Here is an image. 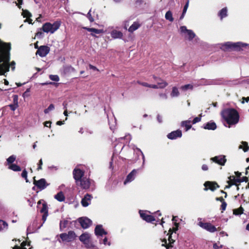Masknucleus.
<instances>
[{
    "instance_id": "nucleus-10",
    "label": "nucleus",
    "mask_w": 249,
    "mask_h": 249,
    "mask_svg": "<svg viewBox=\"0 0 249 249\" xmlns=\"http://www.w3.org/2000/svg\"><path fill=\"white\" fill-rule=\"evenodd\" d=\"M50 52V48L48 46H41L37 50L36 54L41 57L46 56Z\"/></svg>"
},
{
    "instance_id": "nucleus-36",
    "label": "nucleus",
    "mask_w": 249,
    "mask_h": 249,
    "mask_svg": "<svg viewBox=\"0 0 249 249\" xmlns=\"http://www.w3.org/2000/svg\"><path fill=\"white\" fill-rule=\"evenodd\" d=\"M167 85L168 83L163 80H161L160 82L158 83V86L159 88L163 89L167 86Z\"/></svg>"
},
{
    "instance_id": "nucleus-46",
    "label": "nucleus",
    "mask_w": 249,
    "mask_h": 249,
    "mask_svg": "<svg viewBox=\"0 0 249 249\" xmlns=\"http://www.w3.org/2000/svg\"><path fill=\"white\" fill-rule=\"evenodd\" d=\"M13 104L18 106V96L17 95H14L13 96Z\"/></svg>"
},
{
    "instance_id": "nucleus-60",
    "label": "nucleus",
    "mask_w": 249,
    "mask_h": 249,
    "mask_svg": "<svg viewBox=\"0 0 249 249\" xmlns=\"http://www.w3.org/2000/svg\"><path fill=\"white\" fill-rule=\"evenodd\" d=\"M128 25H129V21L128 20H125L124 22V29H126Z\"/></svg>"
},
{
    "instance_id": "nucleus-2",
    "label": "nucleus",
    "mask_w": 249,
    "mask_h": 249,
    "mask_svg": "<svg viewBox=\"0 0 249 249\" xmlns=\"http://www.w3.org/2000/svg\"><path fill=\"white\" fill-rule=\"evenodd\" d=\"M223 118L229 125L236 124L239 119L238 112L233 109H227L222 111L221 113Z\"/></svg>"
},
{
    "instance_id": "nucleus-33",
    "label": "nucleus",
    "mask_w": 249,
    "mask_h": 249,
    "mask_svg": "<svg viewBox=\"0 0 249 249\" xmlns=\"http://www.w3.org/2000/svg\"><path fill=\"white\" fill-rule=\"evenodd\" d=\"M16 156L15 155H12L7 159V164L9 165L13 164V163L16 160Z\"/></svg>"
},
{
    "instance_id": "nucleus-61",
    "label": "nucleus",
    "mask_w": 249,
    "mask_h": 249,
    "mask_svg": "<svg viewBox=\"0 0 249 249\" xmlns=\"http://www.w3.org/2000/svg\"><path fill=\"white\" fill-rule=\"evenodd\" d=\"M51 122H50V121H46L44 123V125L46 126V127H51Z\"/></svg>"
},
{
    "instance_id": "nucleus-27",
    "label": "nucleus",
    "mask_w": 249,
    "mask_h": 249,
    "mask_svg": "<svg viewBox=\"0 0 249 249\" xmlns=\"http://www.w3.org/2000/svg\"><path fill=\"white\" fill-rule=\"evenodd\" d=\"M191 120H187L182 121L181 124V125L182 127H185L186 131H188L192 127V125L191 124Z\"/></svg>"
},
{
    "instance_id": "nucleus-24",
    "label": "nucleus",
    "mask_w": 249,
    "mask_h": 249,
    "mask_svg": "<svg viewBox=\"0 0 249 249\" xmlns=\"http://www.w3.org/2000/svg\"><path fill=\"white\" fill-rule=\"evenodd\" d=\"M206 129L214 130L216 128V125L214 122L208 123L204 127Z\"/></svg>"
},
{
    "instance_id": "nucleus-38",
    "label": "nucleus",
    "mask_w": 249,
    "mask_h": 249,
    "mask_svg": "<svg viewBox=\"0 0 249 249\" xmlns=\"http://www.w3.org/2000/svg\"><path fill=\"white\" fill-rule=\"evenodd\" d=\"M243 213V209L240 207L239 209L233 210V213L235 215L241 214Z\"/></svg>"
},
{
    "instance_id": "nucleus-21",
    "label": "nucleus",
    "mask_w": 249,
    "mask_h": 249,
    "mask_svg": "<svg viewBox=\"0 0 249 249\" xmlns=\"http://www.w3.org/2000/svg\"><path fill=\"white\" fill-rule=\"evenodd\" d=\"M91 196L87 194L81 200V204L83 207H87L90 203Z\"/></svg>"
},
{
    "instance_id": "nucleus-63",
    "label": "nucleus",
    "mask_w": 249,
    "mask_h": 249,
    "mask_svg": "<svg viewBox=\"0 0 249 249\" xmlns=\"http://www.w3.org/2000/svg\"><path fill=\"white\" fill-rule=\"evenodd\" d=\"M47 216L48 213H44L43 215L42 216V219L44 220V222L46 221Z\"/></svg>"
},
{
    "instance_id": "nucleus-35",
    "label": "nucleus",
    "mask_w": 249,
    "mask_h": 249,
    "mask_svg": "<svg viewBox=\"0 0 249 249\" xmlns=\"http://www.w3.org/2000/svg\"><path fill=\"white\" fill-rule=\"evenodd\" d=\"M180 89L183 91H186L187 90H192L193 89V86L191 84H187L181 86Z\"/></svg>"
},
{
    "instance_id": "nucleus-43",
    "label": "nucleus",
    "mask_w": 249,
    "mask_h": 249,
    "mask_svg": "<svg viewBox=\"0 0 249 249\" xmlns=\"http://www.w3.org/2000/svg\"><path fill=\"white\" fill-rule=\"evenodd\" d=\"M21 176L22 178H23L25 179L26 181L27 182H28L29 181L28 180V178H27V172L25 170H24L22 171V173L21 174Z\"/></svg>"
},
{
    "instance_id": "nucleus-15",
    "label": "nucleus",
    "mask_w": 249,
    "mask_h": 249,
    "mask_svg": "<svg viewBox=\"0 0 249 249\" xmlns=\"http://www.w3.org/2000/svg\"><path fill=\"white\" fill-rule=\"evenodd\" d=\"M211 160L221 165H224L226 162V159L224 156L220 155L218 156H215L211 159Z\"/></svg>"
},
{
    "instance_id": "nucleus-11",
    "label": "nucleus",
    "mask_w": 249,
    "mask_h": 249,
    "mask_svg": "<svg viewBox=\"0 0 249 249\" xmlns=\"http://www.w3.org/2000/svg\"><path fill=\"white\" fill-rule=\"evenodd\" d=\"M204 185L205 187L204 189L205 191H207L209 189L212 191H213L219 187V186L216 182L212 181H206Z\"/></svg>"
},
{
    "instance_id": "nucleus-5",
    "label": "nucleus",
    "mask_w": 249,
    "mask_h": 249,
    "mask_svg": "<svg viewBox=\"0 0 249 249\" xmlns=\"http://www.w3.org/2000/svg\"><path fill=\"white\" fill-rule=\"evenodd\" d=\"M90 237L91 236L90 234L87 232H85L79 236V240L85 245L87 248H94L95 247L91 243Z\"/></svg>"
},
{
    "instance_id": "nucleus-7",
    "label": "nucleus",
    "mask_w": 249,
    "mask_h": 249,
    "mask_svg": "<svg viewBox=\"0 0 249 249\" xmlns=\"http://www.w3.org/2000/svg\"><path fill=\"white\" fill-rule=\"evenodd\" d=\"M60 237L62 241L69 242L74 240L76 235L74 231H70L68 233H64L61 234Z\"/></svg>"
},
{
    "instance_id": "nucleus-25",
    "label": "nucleus",
    "mask_w": 249,
    "mask_h": 249,
    "mask_svg": "<svg viewBox=\"0 0 249 249\" xmlns=\"http://www.w3.org/2000/svg\"><path fill=\"white\" fill-rule=\"evenodd\" d=\"M179 95V92L178 89L176 87H173L172 89V91L170 93V96L171 97H178Z\"/></svg>"
},
{
    "instance_id": "nucleus-54",
    "label": "nucleus",
    "mask_w": 249,
    "mask_h": 249,
    "mask_svg": "<svg viewBox=\"0 0 249 249\" xmlns=\"http://www.w3.org/2000/svg\"><path fill=\"white\" fill-rule=\"evenodd\" d=\"M9 106L11 109L13 111H15L18 107V106H16L14 104H11Z\"/></svg>"
},
{
    "instance_id": "nucleus-6",
    "label": "nucleus",
    "mask_w": 249,
    "mask_h": 249,
    "mask_svg": "<svg viewBox=\"0 0 249 249\" xmlns=\"http://www.w3.org/2000/svg\"><path fill=\"white\" fill-rule=\"evenodd\" d=\"M175 224H176V227L175 228H173L172 230L170 229L169 231L168 234H170V235L169 236L168 239V244L167 243L166 240L165 239L162 241V242H164V243H163L162 244V246L166 247L167 249H169V248L170 247H172V246L171 244L172 243H173L175 241L173 239H172L171 235L173 233V231L176 232L178 230V224L177 223H176Z\"/></svg>"
},
{
    "instance_id": "nucleus-34",
    "label": "nucleus",
    "mask_w": 249,
    "mask_h": 249,
    "mask_svg": "<svg viewBox=\"0 0 249 249\" xmlns=\"http://www.w3.org/2000/svg\"><path fill=\"white\" fill-rule=\"evenodd\" d=\"M165 18L166 19L168 20L171 22H172L174 20V18L172 16V13L170 11H168L166 13Z\"/></svg>"
},
{
    "instance_id": "nucleus-31",
    "label": "nucleus",
    "mask_w": 249,
    "mask_h": 249,
    "mask_svg": "<svg viewBox=\"0 0 249 249\" xmlns=\"http://www.w3.org/2000/svg\"><path fill=\"white\" fill-rule=\"evenodd\" d=\"M8 226V224L5 221L0 220V231L7 230Z\"/></svg>"
},
{
    "instance_id": "nucleus-9",
    "label": "nucleus",
    "mask_w": 249,
    "mask_h": 249,
    "mask_svg": "<svg viewBox=\"0 0 249 249\" xmlns=\"http://www.w3.org/2000/svg\"><path fill=\"white\" fill-rule=\"evenodd\" d=\"M198 225L202 228L211 232H214L216 231V228L209 223L200 222L198 223Z\"/></svg>"
},
{
    "instance_id": "nucleus-39",
    "label": "nucleus",
    "mask_w": 249,
    "mask_h": 249,
    "mask_svg": "<svg viewBox=\"0 0 249 249\" xmlns=\"http://www.w3.org/2000/svg\"><path fill=\"white\" fill-rule=\"evenodd\" d=\"M54 106L53 104H51L50 105V106H49V107L45 109L44 111V113L45 114H47L50 111H52L53 110V109H54Z\"/></svg>"
},
{
    "instance_id": "nucleus-53",
    "label": "nucleus",
    "mask_w": 249,
    "mask_h": 249,
    "mask_svg": "<svg viewBox=\"0 0 249 249\" xmlns=\"http://www.w3.org/2000/svg\"><path fill=\"white\" fill-rule=\"evenodd\" d=\"M103 243L105 245H108V246H110V243L107 240V238L105 237L103 240Z\"/></svg>"
},
{
    "instance_id": "nucleus-44",
    "label": "nucleus",
    "mask_w": 249,
    "mask_h": 249,
    "mask_svg": "<svg viewBox=\"0 0 249 249\" xmlns=\"http://www.w3.org/2000/svg\"><path fill=\"white\" fill-rule=\"evenodd\" d=\"M237 182H241V179L239 178H236L234 182L231 183V184H229L228 186H226V188H230L232 185H236Z\"/></svg>"
},
{
    "instance_id": "nucleus-42",
    "label": "nucleus",
    "mask_w": 249,
    "mask_h": 249,
    "mask_svg": "<svg viewBox=\"0 0 249 249\" xmlns=\"http://www.w3.org/2000/svg\"><path fill=\"white\" fill-rule=\"evenodd\" d=\"M40 212L42 213H48L47 207L45 204H43L42 208L41 209Z\"/></svg>"
},
{
    "instance_id": "nucleus-37",
    "label": "nucleus",
    "mask_w": 249,
    "mask_h": 249,
    "mask_svg": "<svg viewBox=\"0 0 249 249\" xmlns=\"http://www.w3.org/2000/svg\"><path fill=\"white\" fill-rule=\"evenodd\" d=\"M190 30L187 29L186 26H182L180 27V31L181 34L184 35V36L186 35V34Z\"/></svg>"
},
{
    "instance_id": "nucleus-56",
    "label": "nucleus",
    "mask_w": 249,
    "mask_h": 249,
    "mask_svg": "<svg viewBox=\"0 0 249 249\" xmlns=\"http://www.w3.org/2000/svg\"><path fill=\"white\" fill-rule=\"evenodd\" d=\"M30 89H26V90L24 92V93L23 94V97H28L29 96V95L28 94V93L30 92Z\"/></svg>"
},
{
    "instance_id": "nucleus-55",
    "label": "nucleus",
    "mask_w": 249,
    "mask_h": 249,
    "mask_svg": "<svg viewBox=\"0 0 249 249\" xmlns=\"http://www.w3.org/2000/svg\"><path fill=\"white\" fill-rule=\"evenodd\" d=\"M89 69L91 70H92L93 71H99V70L98 69V68L94 66L89 64Z\"/></svg>"
},
{
    "instance_id": "nucleus-20",
    "label": "nucleus",
    "mask_w": 249,
    "mask_h": 249,
    "mask_svg": "<svg viewBox=\"0 0 249 249\" xmlns=\"http://www.w3.org/2000/svg\"><path fill=\"white\" fill-rule=\"evenodd\" d=\"M22 15L24 18L26 19L24 20L25 22H28L29 24H32V19L30 18L32 17V14L27 10H22Z\"/></svg>"
},
{
    "instance_id": "nucleus-51",
    "label": "nucleus",
    "mask_w": 249,
    "mask_h": 249,
    "mask_svg": "<svg viewBox=\"0 0 249 249\" xmlns=\"http://www.w3.org/2000/svg\"><path fill=\"white\" fill-rule=\"evenodd\" d=\"M188 5H189V1H188L186 3V4L185 5V6L184 7L183 10V15H184L186 13L187 10L188 9Z\"/></svg>"
},
{
    "instance_id": "nucleus-18",
    "label": "nucleus",
    "mask_w": 249,
    "mask_h": 249,
    "mask_svg": "<svg viewBox=\"0 0 249 249\" xmlns=\"http://www.w3.org/2000/svg\"><path fill=\"white\" fill-rule=\"evenodd\" d=\"M110 35L113 39H122L123 37V33L117 30H113L110 32Z\"/></svg>"
},
{
    "instance_id": "nucleus-32",
    "label": "nucleus",
    "mask_w": 249,
    "mask_h": 249,
    "mask_svg": "<svg viewBox=\"0 0 249 249\" xmlns=\"http://www.w3.org/2000/svg\"><path fill=\"white\" fill-rule=\"evenodd\" d=\"M219 16H220L221 19L226 17L227 16V8H224L221 9L219 13Z\"/></svg>"
},
{
    "instance_id": "nucleus-17",
    "label": "nucleus",
    "mask_w": 249,
    "mask_h": 249,
    "mask_svg": "<svg viewBox=\"0 0 249 249\" xmlns=\"http://www.w3.org/2000/svg\"><path fill=\"white\" fill-rule=\"evenodd\" d=\"M94 232L97 236H102L103 235L107 234V232L104 230L101 225H97L95 227Z\"/></svg>"
},
{
    "instance_id": "nucleus-64",
    "label": "nucleus",
    "mask_w": 249,
    "mask_h": 249,
    "mask_svg": "<svg viewBox=\"0 0 249 249\" xmlns=\"http://www.w3.org/2000/svg\"><path fill=\"white\" fill-rule=\"evenodd\" d=\"M216 200L217 201H221V202H224V199L223 198V197H217V198H216Z\"/></svg>"
},
{
    "instance_id": "nucleus-1",
    "label": "nucleus",
    "mask_w": 249,
    "mask_h": 249,
    "mask_svg": "<svg viewBox=\"0 0 249 249\" xmlns=\"http://www.w3.org/2000/svg\"><path fill=\"white\" fill-rule=\"evenodd\" d=\"M10 49V43H4L0 40V75H4L9 71L10 66L12 70H15V62L13 61L9 64Z\"/></svg>"
},
{
    "instance_id": "nucleus-50",
    "label": "nucleus",
    "mask_w": 249,
    "mask_h": 249,
    "mask_svg": "<svg viewBox=\"0 0 249 249\" xmlns=\"http://www.w3.org/2000/svg\"><path fill=\"white\" fill-rule=\"evenodd\" d=\"M226 207H227L226 203L225 201L222 202V204H221V209L222 210V212H223L225 210V209L226 208Z\"/></svg>"
},
{
    "instance_id": "nucleus-29",
    "label": "nucleus",
    "mask_w": 249,
    "mask_h": 249,
    "mask_svg": "<svg viewBox=\"0 0 249 249\" xmlns=\"http://www.w3.org/2000/svg\"><path fill=\"white\" fill-rule=\"evenodd\" d=\"M54 198L59 202L64 201L65 198V196L62 192H60L55 195Z\"/></svg>"
},
{
    "instance_id": "nucleus-59",
    "label": "nucleus",
    "mask_w": 249,
    "mask_h": 249,
    "mask_svg": "<svg viewBox=\"0 0 249 249\" xmlns=\"http://www.w3.org/2000/svg\"><path fill=\"white\" fill-rule=\"evenodd\" d=\"M43 164L42 160V159H40L39 163H38V167L37 168V170H41L42 169V165Z\"/></svg>"
},
{
    "instance_id": "nucleus-30",
    "label": "nucleus",
    "mask_w": 249,
    "mask_h": 249,
    "mask_svg": "<svg viewBox=\"0 0 249 249\" xmlns=\"http://www.w3.org/2000/svg\"><path fill=\"white\" fill-rule=\"evenodd\" d=\"M8 169L14 171H20L21 170V168L16 164H10L8 166Z\"/></svg>"
},
{
    "instance_id": "nucleus-45",
    "label": "nucleus",
    "mask_w": 249,
    "mask_h": 249,
    "mask_svg": "<svg viewBox=\"0 0 249 249\" xmlns=\"http://www.w3.org/2000/svg\"><path fill=\"white\" fill-rule=\"evenodd\" d=\"M90 32H92L93 33L96 34H99L100 33H103V30H98V29H95V28H91V30L90 31Z\"/></svg>"
},
{
    "instance_id": "nucleus-52",
    "label": "nucleus",
    "mask_w": 249,
    "mask_h": 249,
    "mask_svg": "<svg viewBox=\"0 0 249 249\" xmlns=\"http://www.w3.org/2000/svg\"><path fill=\"white\" fill-rule=\"evenodd\" d=\"M160 98L163 99H167V95L165 93H160L159 94Z\"/></svg>"
},
{
    "instance_id": "nucleus-16",
    "label": "nucleus",
    "mask_w": 249,
    "mask_h": 249,
    "mask_svg": "<svg viewBox=\"0 0 249 249\" xmlns=\"http://www.w3.org/2000/svg\"><path fill=\"white\" fill-rule=\"evenodd\" d=\"M73 174L77 184H78V181L82 179V177L84 175V172L80 169H74Z\"/></svg>"
},
{
    "instance_id": "nucleus-48",
    "label": "nucleus",
    "mask_w": 249,
    "mask_h": 249,
    "mask_svg": "<svg viewBox=\"0 0 249 249\" xmlns=\"http://www.w3.org/2000/svg\"><path fill=\"white\" fill-rule=\"evenodd\" d=\"M229 180L228 181V182L229 185V184H231V183L234 182V181L235 180V178L233 176H230L229 178Z\"/></svg>"
},
{
    "instance_id": "nucleus-47",
    "label": "nucleus",
    "mask_w": 249,
    "mask_h": 249,
    "mask_svg": "<svg viewBox=\"0 0 249 249\" xmlns=\"http://www.w3.org/2000/svg\"><path fill=\"white\" fill-rule=\"evenodd\" d=\"M90 12L91 10H89V11L88 12L87 14V18H88L90 22H92L94 21V18L91 16Z\"/></svg>"
},
{
    "instance_id": "nucleus-49",
    "label": "nucleus",
    "mask_w": 249,
    "mask_h": 249,
    "mask_svg": "<svg viewBox=\"0 0 249 249\" xmlns=\"http://www.w3.org/2000/svg\"><path fill=\"white\" fill-rule=\"evenodd\" d=\"M201 120V117H196L194 118V119L193 121V124H195L196 123H198L200 122Z\"/></svg>"
},
{
    "instance_id": "nucleus-22",
    "label": "nucleus",
    "mask_w": 249,
    "mask_h": 249,
    "mask_svg": "<svg viewBox=\"0 0 249 249\" xmlns=\"http://www.w3.org/2000/svg\"><path fill=\"white\" fill-rule=\"evenodd\" d=\"M137 171L136 170H133L127 176L124 182V184H126L127 183L133 181L135 178V175Z\"/></svg>"
},
{
    "instance_id": "nucleus-4",
    "label": "nucleus",
    "mask_w": 249,
    "mask_h": 249,
    "mask_svg": "<svg viewBox=\"0 0 249 249\" xmlns=\"http://www.w3.org/2000/svg\"><path fill=\"white\" fill-rule=\"evenodd\" d=\"M61 25L60 21H56L53 23L47 22L43 24L42 29L45 33L53 34L60 27Z\"/></svg>"
},
{
    "instance_id": "nucleus-40",
    "label": "nucleus",
    "mask_w": 249,
    "mask_h": 249,
    "mask_svg": "<svg viewBox=\"0 0 249 249\" xmlns=\"http://www.w3.org/2000/svg\"><path fill=\"white\" fill-rule=\"evenodd\" d=\"M27 245V243L26 242H23L21 244V247H19V246H15L13 249H25V248H24V247L25 246H26Z\"/></svg>"
},
{
    "instance_id": "nucleus-12",
    "label": "nucleus",
    "mask_w": 249,
    "mask_h": 249,
    "mask_svg": "<svg viewBox=\"0 0 249 249\" xmlns=\"http://www.w3.org/2000/svg\"><path fill=\"white\" fill-rule=\"evenodd\" d=\"M78 220L81 226L84 229H87L92 223L91 220L87 217L80 218Z\"/></svg>"
},
{
    "instance_id": "nucleus-41",
    "label": "nucleus",
    "mask_w": 249,
    "mask_h": 249,
    "mask_svg": "<svg viewBox=\"0 0 249 249\" xmlns=\"http://www.w3.org/2000/svg\"><path fill=\"white\" fill-rule=\"evenodd\" d=\"M50 78L54 81H58L59 80V77L57 75H50Z\"/></svg>"
},
{
    "instance_id": "nucleus-8",
    "label": "nucleus",
    "mask_w": 249,
    "mask_h": 249,
    "mask_svg": "<svg viewBox=\"0 0 249 249\" xmlns=\"http://www.w3.org/2000/svg\"><path fill=\"white\" fill-rule=\"evenodd\" d=\"M139 213L142 219L147 222H151L155 220L154 216L148 214L150 213L149 212L140 210Z\"/></svg>"
},
{
    "instance_id": "nucleus-57",
    "label": "nucleus",
    "mask_w": 249,
    "mask_h": 249,
    "mask_svg": "<svg viewBox=\"0 0 249 249\" xmlns=\"http://www.w3.org/2000/svg\"><path fill=\"white\" fill-rule=\"evenodd\" d=\"M138 83H139V84H140V85H142L143 86L150 88V85L148 84L147 83H145V82H139Z\"/></svg>"
},
{
    "instance_id": "nucleus-62",
    "label": "nucleus",
    "mask_w": 249,
    "mask_h": 249,
    "mask_svg": "<svg viewBox=\"0 0 249 249\" xmlns=\"http://www.w3.org/2000/svg\"><path fill=\"white\" fill-rule=\"evenodd\" d=\"M202 169L204 171H207L208 169V166L206 164H203L202 166Z\"/></svg>"
},
{
    "instance_id": "nucleus-13",
    "label": "nucleus",
    "mask_w": 249,
    "mask_h": 249,
    "mask_svg": "<svg viewBox=\"0 0 249 249\" xmlns=\"http://www.w3.org/2000/svg\"><path fill=\"white\" fill-rule=\"evenodd\" d=\"M181 136L182 132L180 130L172 131L167 135V138L170 140L176 139L178 138H180Z\"/></svg>"
},
{
    "instance_id": "nucleus-19",
    "label": "nucleus",
    "mask_w": 249,
    "mask_h": 249,
    "mask_svg": "<svg viewBox=\"0 0 249 249\" xmlns=\"http://www.w3.org/2000/svg\"><path fill=\"white\" fill-rule=\"evenodd\" d=\"M34 184L41 190L44 189L46 187V181L43 178L40 179L37 181H36L34 178Z\"/></svg>"
},
{
    "instance_id": "nucleus-58",
    "label": "nucleus",
    "mask_w": 249,
    "mask_h": 249,
    "mask_svg": "<svg viewBox=\"0 0 249 249\" xmlns=\"http://www.w3.org/2000/svg\"><path fill=\"white\" fill-rule=\"evenodd\" d=\"M63 105L64 106V108L65 109V111L64 112V115L66 116H68V112H67V104H65V103H63Z\"/></svg>"
},
{
    "instance_id": "nucleus-26",
    "label": "nucleus",
    "mask_w": 249,
    "mask_h": 249,
    "mask_svg": "<svg viewBox=\"0 0 249 249\" xmlns=\"http://www.w3.org/2000/svg\"><path fill=\"white\" fill-rule=\"evenodd\" d=\"M239 148L242 149L245 152H247L249 150L248 142H242L239 146Z\"/></svg>"
},
{
    "instance_id": "nucleus-3",
    "label": "nucleus",
    "mask_w": 249,
    "mask_h": 249,
    "mask_svg": "<svg viewBox=\"0 0 249 249\" xmlns=\"http://www.w3.org/2000/svg\"><path fill=\"white\" fill-rule=\"evenodd\" d=\"M249 44L242 43L241 42H227L221 45V49L224 51H240L242 48L248 46Z\"/></svg>"
},
{
    "instance_id": "nucleus-14",
    "label": "nucleus",
    "mask_w": 249,
    "mask_h": 249,
    "mask_svg": "<svg viewBox=\"0 0 249 249\" xmlns=\"http://www.w3.org/2000/svg\"><path fill=\"white\" fill-rule=\"evenodd\" d=\"M82 188L89 189L90 186V182L88 178H84L78 181V184Z\"/></svg>"
},
{
    "instance_id": "nucleus-23",
    "label": "nucleus",
    "mask_w": 249,
    "mask_h": 249,
    "mask_svg": "<svg viewBox=\"0 0 249 249\" xmlns=\"http://www.w3.org/2000/svg\"><path fill=\"white\" fill-rule=\"evenodd\" d=\"M140 27V24L138 22H134L128 28L129 32L133 33L137 30Z\"/></svg>"
},
{
    "instance_id": "nucleus-28",
    "label": "nucleus",
    "mask_w": 249,
    "mask_h": 249,
    "mask_svg": "<svg viewBox=\"0 0 249 249\" xmlns=\"http://www.w3.org/2000/svg\"><path fill=\"white\" fill-rule=\"evenodd\" d=\"M195 36V33L191 30H190L184 36V37L187 38L189 40H192Z\"/></svg>"
}]
</instances>
